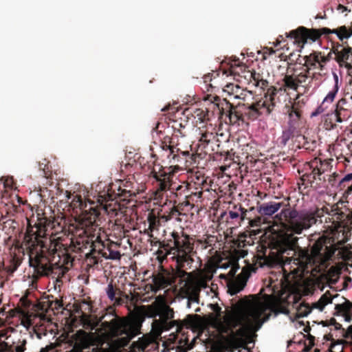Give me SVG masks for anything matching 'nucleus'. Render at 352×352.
<instances>
[{"mask_svg": "<svg viewBox=\"0 0 352 352\" xmlns=\"http://www.w3.org/2000/svg\"><path fill=\"white\" fill-rule=\"evenodd\" d=\"M327 208H317L315 210L298 212L289 208H284L276 214L274 221L291 233L284 232L272 235L267 245L258 247L256 254V265L259 267L265 265L272 267L280 264L283 261V254L287 250H293L298 245V239L294 234H300L303 230L309 229L318 221L322 223V218L326 212L332 216L336 221L352 224V211L345 213L338 206H333L331 213Z\"/></svg>", "mask_w": 352, "mask_h": 352, "instance_id": "obj_1", "label": "nucleus"}, {"mask_svg": "<svg viewBox=\"0 0 352 352\" xmlns=\"http://www.w3.org/2000/svg\"><path fill=\"white\" fill-rule=\"evenodd\" d=\"M47 219L38 218L34 226L28 223V226L24 236V243L28 250L29 262L30 267L40 276H52L56 281L65 276L73 265V258L67 253L63 254L60 261L55 264H51L48 257L50 248L46 237Z\"/></svg>", "mask_w": 352, "mask_h": 352, "instance_id": "obj_2", "label": "nucleus"}, {"mask_svg": "<svg viewBox=\"0 0 352 352\" xmlns=\"http://www.w3.org/2000/svg\"><path fill=\"white\" fill-rule=\"evenodd\" d=\"M267 307L263 302L250 305L243 312H229L219 319L217 329L220 333L229 334L226 339V349L233 352L235 349L243 347L246 344L245 338L254 326V322L261 325V318Z\"/></svg>", "mask_w": 352, "mask_h": 352, "instance_id": "obj_3", "label": "nucleus"}, {"mask_svg": "<svg viewBox=\"0 0 352 352\" xmlns=\"http://www.w3.org/2000/svg\"><path fill=\"white\" fill-rule=\"evenodd\" d=\"M107 311L108 313L100 319L96 316L82 314L81 321L83 327L93 331L100 323V331L104 338L113 339L122 336L118 340V343L122 347L127 346L131 339L138 334L139 325L126 318L118 316L111 307Z\"/></svg>", "mask_w": 352, "mask_h": 352, "instance_id": "obj_4", "label": "nucleus"}, {"mask_svg": "<svg viewBox=\"0 0 352 352\" xmlns=\"http://www.w3.org/2000/svg\"><path fill=\"white\" fill-rule=\"evenodd\" d=\"M304 60V66L306 68L302 72L297 73L294 69L293 72L289 74L287 70L282 79L280 91L287 92L290 90L298 91V88H302L303 93H308L313 81V77L309 76V71L318 69L322 72L329 58L322 55L321 52L314 51L309 55L305 56Z\"/></svg>", "mask_w": 352, "mask_h": 352, "instance_id": "obj_5", "label": "nucleus"}, {"mask_svg": "<svg viewBox=\"0 0 352 352\" xmlns=\"http://www.w3.org/2000/svg\"><path fill=\"white\" fill-rule=\"evenodd\" d=\"M85 214L81 221L76 223L75 227V235L78 236L76 239L72 240L74 248L80 251L90 248L94 252L104 248V241H102L100 233L102 228L98 224L99 219H97V214Z\"/></svg>", "mask_w": 352, "mask_h": 352, "instance_id": "obj_6", "label": "nucleus"}, {"mask_svg": "<svg viewBox=\"0 0 352 352\" xmlns=\"http://www.w3.org/2000/svg\"><path fill=\"white\" fill-rule=\"evenodd\" d=\"M171 236L173 239V247H171L169 243H160V248H164L166 252L164 254L163 250H158L157 258L161 263H163L167 255L175 251L173 254H175L173 258L175 259L177 264L182 267H186V266L190 267L194 262L192 255L195 253L192 239L184 234L180 236L176 232H173Z\"/></svg>", "mask_w": 352, "mask_h": 352, "instance_id": "obj_7", "label": "nucleus"}, {"mask_svg": "<svg viewBox=\"0 0 352 352\" xmlns=\"http://www.w3.org/2000/svg\"><path fill=\"white\" fill-rule=\"evenodd\" d=\"M335 34L340 41H343L352 36V23L351 25H342L335 29L322 28L320 29L307 28L299 26L285 33V37L294 40V43L302 48L306 43H312L320 38L322 34Z\"/></svg>", "mask_w": 352, "mask_h": 352, "instance_id": "obj_8", "label": "nucleus"}, {"mask_svg": "<svg viewBox=\"0 0 352 352\" xmlns=\"http://www.w3.org/2000/svg\"><path fill=\"white\" fill-rule=\"evenodd\" d=\"M147 314L153 318L152 329L158 336L164 331L171 329L177 327V331H180L183 328V322L180 320H173L174 311L162 296H158L155 301L148 306Z\"/></svg>", "mask_w": 352, "mask_h": 352, "instance_id": "obj_9", "label": "nucleus"}, {"mask_svg": "<svg viewBox=\"0 0 352 352\" xmlns=\"http://www.w3.org/2000/svg\"><path fill=\"white\" fill-rule=\"evenodd\" d=\"M203 99L213 103L218 107L219 118L226 124L240 125V122H245L243 113L239 109L241 106L240 102L236 105H234L226 98L221 101L219 96L212 94L206 95Z\"/></svg>", "mask_w": 352, "mask_h": 352, "instance_id": "obj_10", "label": "nucleus"}, {"mask_svg": "<svg viewBox=\"0 0 352 352\" xmlns=\"http://www.w3.org/2000/svg\"><path fill=\"white\" fill-rule=\"evenodd\" d=\"M282 91L280 88L277 89L273 86L268 88L263 98L246 108L243 113L244 118L246 117L248 120H254L264 113L267 115L271 113L275 107V96L278 92Z\"/></svg>", "mask_w": 352, "mask_h": 352, "instance_id": "obj_11", "label": "nucleus"}, {"mask_svg": "<svg viewBox=\"0 0 352 352\" xmlns=\"http://www.w3.org/2000/svg\"><path fill=\"white\" fill-rule=\"evenodd\" d=\"M230 72L232 74H238L240 78H243L250 87H259L265 89L268 87V81L263 78L260 73L254 70H247L244 65L241 64L239 58L234 59L230 63Z\"/></svg>", "mask_w": 352, "mask_h": 352, "instance_id": "obj_12", "label": "nucleus"}, {"mask_svg": "<svg viewBox=\"0 0 352 352\" xmlns=\"http://www.w3.org/2000/svg\"><path fill=\"white\" fill-rule=\"evenodd\" d=\"M239 269V264L235 263L232 265L228 272V275L234 278L232 280H230L228 285V292L231 295H235L243 290L246 285V283L250 276L251 271L255 272V267L250 265L248 267H243L241 272L235 277V274Z\"/></svg>", "mask_w": 352, "mask_h": 352, "instance_id": "obj_13", "label": "nucleus"}, {"mask_svg": "<svg viewBox=\"0 0 352 352\" xmlns=\"http://www.w3.org/2000/svg\"><path fill=\"white\" fill-rule=\"evenodd\" d=\"M173 173L166 171L164 168L160 167L158 170L153 168L150 173V177L154 179L156 190L155 192V199H162L164 192L169 190L171 188L172 178Z\"/></svg>", "mask_w": 352, "mask_h": 352, "instance_id": "obj_14", "label": "nucleus"}, {"mask_svg": "<svg viewBox=\"0 0 352 352\" xmlns=\"http://www.w3.org/2000/svg\"><path fill=\"white\" fill-rule=\"evenodd\" d=\"M65 343L67 345L65 349H68L65 352H83L91 346V339L89 333L79 330L72 335H67Z\"/></svg>", "mask_w": 352, "mask_h": 352, "instance_id": "obj_15", "label": "nucleus"}, {"mask_svg": "<svg viewBox=\"0 0 352 352\" xmlns=\"http://www.w3.org/2000/svg\"><path fill=\"white\" fill-rule=\"evenodd\" d=\"M331 52L335 55V60L340 67H344L347 73L352 74V46L347 44L346 42L340 44L339 43H333Z\"/></svg>", "mask_w": 352, "mask_h": 352, "instance_id": "obj_16", "label": "nucleus"}, {"mask_svg": "<svg viewBox=\"0 0 352 352\" xmlns=\"http://www.w3.org/2000/svg\"><path fill=\"white\" fill-rule=\"evenodd\" d=\"M160 265L158 267L157 272L152 275V291L155 292L170 286L175 281V274L168 270L165 269L162 265V263L160 261Z\"/></svg>", "mask_w": 352, "mask_h": 352, "instance_id": "obj_17", "label": "nucleus"}, {"mask_svg": "<svg viewBox=\"0 0 352 352\" xmlns=\"http://www.w3.org/2000/svg\"><path fill=\"white\" fill-rule=\"evenodd\" d=\"M283 202L269 201L260 204L257 207L260 217L250 221L252 227L258 226L268 217H272L278 210L283 206Z\"/></svg>", "mask_w": 352, "mask_h": 352, "instance_id": "obj_18", "label": "nucleus"}, {"mask_svg": "<svg viewBox=\"0 0 352 352\" xmlns=\"http://www.w3.org/2000/svg\"><path fill=\"white\" fill-rule=\"evenodd\" d=\"M351 115V104L345 98L340 99L337 102L334 111L329 115L331 124L330 129H333L336 126V124L333 123L332 121L342 122L350 118Z\"/></svg>", "mask_w": 352, "mask_h": 352, "instance_id": "obj_19", "label": "nucleus"}, {"mask_svg": "<svg viewBox=\"0 0 352 352\" xmlns=\"http://www.w3.org/2000/svg\"><path fill=\"white\" fill-rule=\"evenodd\" d=\"M71 204L74 208L80 210V214L76 219V223L81 221L85 214H87V216H90L89 214H93L94 212L97 214V219H99L102 208L98 205H95L94 202L87 204L82 200L80 195H76Z\"/></svg>", "mask_w": 352, "mask_h": 352, "instance_id": "obj_20", "label": "nucleus"}, {"mask_svg": "<svg viewBox=\"0 0 352 352\" xmlns=\"http://www.w3.org/2000/svg\"><path fill=\"white\" fill-rule=\"evenodd\" d=\"M310 173H307L302 176L301 180L305 182H307L312 185L315 180L318 179L321 180L320 176L324 173L329 166L328 162L318 158H315L308 164Z\"/></svg>", "mask_w": 352, "mask_h": 352, "instance_id": "obj_21", "label": "nucleus"}, {"mask_svg": "<svg viewBox=\"0 0 352 352\" xmlns=\"http://www.w3.org/2000/svg\"><path fill=\"white\" fill-rule=\"evenodd\" d=\"M193 186L191 183L183 182L181 184L173 182L169 190L179 199L184 198L185 201H189L190 198L197 197V199L202 197V189L199 192H192Z\"/></svg>", "mask_w": 352, "mask_h": 352, "instance_id": "obj_22", "label": "nucleus"}, {"mask_svg": "<svg viewBox=\"0 0 352 352\" xmlns=\"http://www.w3.org/2000/svg\"><path fill=\"white\" fill-rule=\"evenodd\" d=\"M161 148L162 149V157H166L170 163H179L184 159L181 157H186L190 155V152L188 151H182L181 148L173 150L170 148L168 143L164 142V138L162 141Z\"/></svg>", "mask_w": 352, "mask_h": 352, "instance_id": "obj_23", "label": "nucleus"}, {"mask_svg": "<svg viewBox=\"0 0 352 352\" xmlns=\"http://www.w3.org/2000/svg\"><path fill=\"white\" fill-rule=\"evenodd\" d=\"M106 294L109 299L113 302L114 306L122 305L129 300V295L114 286L112 283L107 285Z\"/></svg>", "mask_w": 352, "mask_h": 352, "instance_id": "obj_24", "label": "nucleus"}, {"mask_svg": "<svg viewBox=\"0 0 352 352\" xmlns=\"http://www.w3.org/2000/svg\"><path fill=\"white\" fill-rule=\"evenodd\" d=\"M162 111H168V113L170 114L169 120L173 123L172 128L174 129L175 133H178L182 136H185L186 134L184 132L182 131V129H184L186 124L183 123L182 118H180V121L178 120H175L174 118L177 117V114L180 116L183 113V112H180L177 109V107H175L170 104H168L164 108H162Z\"/></svg>", "mask_w": 352, "mask_h": 352, "instance_id": "obj_25", "label": "nucleus"}, {"mask_svg": "<svg viewBox=\"0 0 352 352\" xmlns=\"http://www.w3.org/2000/svg\"><path fill=\"white\" fill-rule=\"evenodd\" d=\"M294 263L297 265L296 268L292 270L294 274H298V272L305 273L309 272V265L313 261V258L307 251L302 250L299 252L298 257L293 258Z\"/></svg>", "mask_w": 352, "mask_h": 352, "instance_id": "obj_26", "label": "nucleus"}, {"mask_svg": "<svg viewBox=\"0 0 352 352\" xmlns=\"http://www.w3.org/2000/svg\"><path fill=\"white\" fill-rule=\"evenodd\" d=\"M118 243L113 241L109 242L107 243V248L105 244L104 243V248L100 247V249H98V254H101L102 257H104L107 259H120L121 257V254L120 251L116 250L118 248Z\"/></svg>", "mask_w": 352, "mask_h": 352, "instance_id": "obj_27", "label": "nucleus"}, {"mask_svg": "<svg viewBox=\"0 0 352 352\" xmlns=\"http://www.w3.org/2000/svg\"><path fill=\"white\" fill-rule=\"evenodd\" d=\"M188 205H190L189 201H184L182 203H179L177 206L174 205L169 210L163 212L160 214V219L164 222H167L172 219L178 220L179 217L182 214L181 210L183 209V206Z\"/></svg>", "mask_w": 352, "mask_h": 352, "instance_id": "obj_28", "label": "nucleus"}, {"mask_svg": "<svg viewBox=\"0 0 352 352\" xmlns=\"http://www.w3.org/2000/svg\"><path fill=\"white\" fill-rule=\"evenodd\" d=\"M330 240L325 236H320L313 244L311 252L313 256L322 257V251L324 250L327 244L329 243Z\"/></svg>", "mask_w": 352, "mask_h": 352, "instance_id": "obj_29", "label": "nucleus"}, {"mask_svg": "<svg viewBox=\"0 0 352 352\" xmlns=\"http://www.w3.org/2000/svg\"><path fill=\"white\" fill-rule=\"evenodd\" d=\"M217 135L216 129L212 125L209 127L206 126L205 131H201L199 142L203 144H208L215 140Z\"/></svg>", "mask_w": 352, "mask_h": 352, "instance_id": "obj_30", "label": "nucleus"}, {"mask_svg": "<svg viewBox=\"0 0 352 352\" xmlns=\"http://www.w3.org/2000/svg\"><path fill=\"white\" fill-rule=\"evenodd\" d=\"M333 297L329 291L326 292L324 294L321 296L320 299L316 302L312 303L311 307V309H317L320 311H322L324 307L332 302Z\"/></svg>", "mask_w": 352, "mask_h": 352, "instance_id": "obj_31", "label": "nucleus"}, {"mask_svg": "<svg viewBox=\"0 0 352 352\" xmlns=\"http://www.w3.org/2000/svg\"><path fill=\"white\" fill-rule=\"evenodd\" d=\"M241 87L233 83L227 84L223 89V91L230 96V98L238 99L240 98Z\"/></svg>", "mask_w": 352, "mask_h": 352, "instance_id": "obj_32", "label": "nucleus"}, {"mask_svg": "<svg viewBox=\"0 0 352 352\" xmlns=\"http://www.w3.org/2000/svg\"><path fill=\"white\" fill-rule=\"evenodd\" d=\"M344 241H340L336 244L331 245L329 246L327 244L323 250L324 252H322V257H324L327 260L330 259L333 256L336 252L340 248V247L344 245Z\"/></svg>", "mask_w": 352, "mask_h": 352, "instance_id": "obj_33", "label": "nucleus"}, {"mask_svg": "<svg viewBox=\"0 0 352 352\" xmlns=\"http://www.w3.org/2000/svg\"><path fill=\"white\" fill-rule=\"evenodd\" d=\"M297 133L298 131H296L289 127H287V129L283 131L282 135L278 138V144L282 146H285L288 141L292 138Z\"/></svg>", "mask_w": 352, "mask_h": 352, "instance_id": "obj_34", "label": "nucleus"}, {"mask_svg": "<svg viewBox=\"0 0 352 352\" xmlns=\"http://www.w3.org/2000/svg\"><path fill=\"white\" fill-rule=\"evenodd\" d=\"M288 114L289 121L287 123V127L298 131L300 124V119L301 118V114L298 113L297 111H292L290 110H288Z\"/></svg>", "mask_w": 352, "mask_h": 352, "instance_id": "obj_35", "label": "nucleus"}, {"mask_svg": "<svg viewBox=\"0 0 352 352\" xmlns=\"http://www.w3.org/2000/svg\"><path fill=\"white\" fill-rule=\"evenodd\" d=\"M338 187L340 190L346 188L345 194H352V173L346 175L339 182Z\"/></svg>", "mask_w": 352, "mask_h": 352, "instance_id": "obj_36", "label": "nucleus"}, {"mask_svg": "<svg viewBox=\"0 0 352 352\" xmlns=\"http://www.w3.org/2000/svg\"><path fill=\"white\" fill-rule=\"evenodd\" d=\"M132 195H135V192L131 189L124 188V187L119 186L118 192H116L113 190V195H109L111 199H116L117 197L123 198L124 199L126 197H129Z\"/></svg>", "mask_w": 352, "mask_h": 352, "instance_id": "obj_37", "label": "nucleus"}, {"mask_svg": "<svg viewBox=\"0 0 352 352\" xmlns=\"http://www.w3.org/2000/svg\"><path fill=\"white\" fill-rule=\"evenodd\" d=\"M296 91L298 92V94L294 100V102L289 108V110L292 111H297L298 113L301 114V108L305 104V102L303 101V100H300V98L302 95L305 94V93H303V89L302 88H298V91Z\"/></svg>", "mask_w": 352, "mask_h": 352, "instance_id": "obj_38", "label": "nucleus"}, {"mask_svg": "<svg viewBox=\"0 0 352 352\" xmlns=\"http://www.w3.org/2000/svg\"><path fill=\"white\" fill-rule=\"evenodd\" d=\"M219 75V72L212 71V73H208L207 74L204 76V83L206 85V89H207V91H213V89H215L217 88V87L213 85V84L211 83V82L212 81V80H214L217 77H218Z\"/></svg>", "mask_w": 352, "mask_h": 352, "instance_id": "obj_39", "label": "nucleus"}, {"mask_svg": "<svg viewBox=\"0 0 352 352\" xmlns=\"http://www.w3.org/2000/svg\"><path fill=\"white\" fill-rule=\"evenodd\" d=\"M160 220H162L160 217H156V215L153 212H149L147 217V221L148 223V230L152 232L155 230H157L158 227L160 226Z\"/></svg>", "mask_w": 352, "mask_h": 352, "instance_id": "obj_40", "label": "nucleus"}, {"mask_svg": "<svg viewBox=\"0 0 352 352\" xmlns=\"http://www.w3.org/2000/svg\"><path fill=\"white\" fill-rule=\"evenodd\" d=\"M192 182H193V184H192L193 188L197 189V186H198L199 187H203L204 188H205L206 190H209V188L207 186H208L207 179L205 178L204 176H203V175H198L197 173H196L195 175L194 176V177H192Z\"/></svg>", "mask_w": 352, "mask_h": 352, "instance_id": "obj_41", "label": "nucleus"}, {"mask_svg": "<svg viewBox=\"0 0 352 352\" xmlns=\"http://www.w3.org/2000/svg\"><path fill=\"white\" fill-rule=\"evenodd\" d=\"M335 309L338 314L344 315L352 311V302L345 299L344 302L336 305Z\"/></svg>", "mask_w": 352, "mask_h": 352, "instance_id": "obj_42", "label": "nucleus"}, {"mask_svg": "<svg viewBox=\"0 0 352 352\" xmlns=\"http://www.w3.org/2000/svg\"><path fill=\"white\" fill-rule=\"evenodd\" d=\"M336 93H337V90H333L328 93L327 96L323 100L320 106L318 107V108L317 109L318 113H322L324 111V109L327 108V106H325V107H324V106L327 104H331L333 101L335 96L336 95Z\"/></svg>", "mask_w": 352, "mask_h": 352, "instance_id": "obj_43", "label": "nucleus"}, {"mask_svg": "<svg viewBox=\"0 0 352 352\" xmlns=\"http://www.w3.org/2000/svg\"><path fill=\"white\" fill-rule=\"evenodd\" d=\"M240 211H241V205H234L232 209L228 211V219L240 221Z\"/></svg>", "mask_w": 352, "mask_h": 352, "instance_id": "obj_44", "label": "nucleus"}, {"mask_svg": "<svg viewBox=\"0 0 352 352\" xmlns=\"http://www.w3.org/2000/svg\"><path fill=\"white\" fill-rule=\"evenodd\" d=\"M311 307L308 303H301L297 309V317L302 318L307 316L311 311Z\"/></svg>", "mask_w": 352, "mask_h": 352, "instance_id": "obj_45", "label": "nucleus"}, {"mask_svg": "<svg viewBox=\"0 0 352 352\" xmlns=\"http://www.w3.org/2000/svg\"><path fill=\"white\" fill-rule=\"evenodd\" d=\"M178 135L174 134L173 136L170 137L168 135H166L164 137V142L168 143V145L170 146V148H173V150H176L178 148H180L179 147V142H178Z\"/></svg>", "mask_w": 352, "mask_h": 352, "instance_id": "obj_46", "label": "nucleus"}, {"mask_svg": "<svg viewBox=\"0 0 352 352\" xmlns=\"http://www.w3.org/2000/svg\"><path fill=\"white\" fill-rule=\"evenodd\" d=\"M99 256H101V254H98V248H97L95 252H94V250H90V252L87 254L86 258L90 265H95L99 263Z\"/></svg>", "mask_w": 352, "mask_h": 352, "instance_id": "obj_47", "label": "nucleus"}, {"mask_svg": "<svg viewBox=\"0 0 352 352\" xmlns=\"http://www.w3.org/2000/svg\"><path fill=\"white\" fill-rule=\"evenodd\" d=\"M320 323L322 324L323 327H328L330 325L334 326L336 330H342V331L343 332L344 328H342V324L338 322L334 318H331L329 320L321 321Z\"/></svg>", "mask_w": 352, "mask_h": 352, "instance_id": "obj_48", "label": "nucleus"}, {"mask_svg": "<svg viewBox=\"0 0 352 352\" xmlns=\"http://www.w3.org/2000/svg\"><path fill=\"white\" fill-rule=\"evenodd\" d=\"M239 95L240 98H239L238 100L245 102L248 98H252L253 92L252 91H248L247 89L241 88Z\"/></svg>", "mask_w": 352, "mask_h": 352, "instance_id": "obj_49", "label": "nucleus"}, {"mask_svg": "<svg viewBox=\"0 0 352 352\" xmlns=\"http://www.w3.org/2000/svg\"><path fill=\"white\" fill-rule=\"evenodd\" d=\"M39 169L43 171V176L48 179L50 177L51 172L48 168V165L47 164L38 163Z\"/></svg>", "mask_w": 352, "mask_h": 352, "instance_id": "obj_50", "label": "nucleus"}, {"mask_svg": "<svg viewBox=\"0 0 352 352\" xmlns=\"http://www.w3.org/2000/svg\"><path fill=\"white\" fill-rule=\"evenodd\" d=\"M177 270L176 271L175 276L179 277L181 278H184L186 277H189L190 274L183 270L184 267H180L177 264Z\"/></svg>", "mask_w": 352, "mask_h": 352, "instance_id": "obj_51", "label": "nucleus"}, {"mask_svg": "<svg viewBox=\"0 0 352 352\" xmlns=\"http://www.w3.org/2000/svg\"><path fill=\"white\" fill-rule=\"evenodd\" d=\"M63 306L62 300L56 299L50 302L49 307L52 309H59Z\"/></svg>", "mask_w": 352, "mask_h": 352, "instance_id": "obj_52", "label": "nucleus"}, {"mask_svg": "<svg viewBox=\"0 0 352 352\" xmlns=\"http://www.w3.org/2000/svg\"><path fill=\"white\" fill-rule=\"evenodd\" d=\"M342 336L344 338L352 340V324L349 326L346 329H343Z\"/></svg>", "mask_w": 352, "mask_h": 352, "instance_id": "obj_53", "label": "nucleus"}, {"mask_svg": "<svg viewBox=\"0 0 352 352\" xmlns=\"http://www.w3.org/2000/svg\"><path fill=\"white\" fill-rule=\"evenodd\" d=\"M213 307H214L213 310L217 313V319H216V327H217L218 320L221 319V320H223V318L222 319L221 318V309L217 305H213Z\"/></svg>", "mask_w": 352, "mask_h": 352, "instance_id": "obj_54", "label": "nucleus"}, {"mask_svg": "<svg viewBox=\"0 0 352 352\" xmlns=\"http://www.w3.org/2000/svg\"><path fill=\"white\" fill-rule=\"evenodd\" d=\"M248 254L247 250H236L235 255L238 258H244Z\"/></svg>", "mask_w": 352, "mask_h": 352, "instance_id": "obj_55", "label": "nucleus"}, {"mask_svg": "<svg viewBox=\"0 0 352 352\" xmlns=\"http://www.w3.org/2000/svg\"><path fill=\"white\" fill-rule=\"evenodd\" d=\"M248 210L241 206V211H240V221H243L246 218V214Z\"/></svg>", "mask_w": 352, "mask_h": 352, "instance_id": "obj_56", "label": "nucleus"}, {"mask_svg": "<svg viewBox=\"0 0 352 352\" xmlns=\"http://www.w3.org/2000/svg\"><path fill=\"white\" fill-rule=\"evenodd\" d=\"M194 301V302H198L199 300V296L197 294H194L193 296H190L189 298H188V307H190V301Z\"/></svg>", "mask_w": 352, "mask_h": 352, "instance_id": "obj_57", "label": "nucleus"}, {"mask_svg": "<svg viewBox=\"0 0 352 352\" xmlns=\"http://www.w3.org/2000/svg\"><path fill=\"white\" fill-rule=\"evenodd\" d=\"M197 111H199V113H197V116H200L199 120H201V122H204L206 120V116H207V113L203 110H199V109Z\"/></svg>", "mask_w": 352, "mask_h": 352, "instance_id": "obj_58", "label": "nucleus"}, {"mask_svg": "<svg viewBox=\"0 0 352 352\" xmlns=\"http://www.w3.org/2000/svg\"><path fill=\"white\" fill-rule=\"evenodd\" d=\"M132 346L133 347L137 346L138 348L139 351L144 350L146 347V346L142 342H133L132 344Z\"/></svg>", "mask_w": 352, "mask_h": 352, "instance_id": "obj_59", "label": "nucleus"}, {"mask_svg": "<svg viewBox=\"0 0 352 352\" xmlns=\"http://www.w3.org/2000/svg\"><path fill=\"white\" fill-rule=\"evenodd\" d=\"M324 339L327 340V341H332L333 340V336L331 334H327L324 336Z\"/></svg>", "mask_w": 352, "mask_h": 352, "instance_id": "obj_60", "label": "nucleus"}, {"mask_svg": "<svg viewBox=\"0 0 352 352\" xmlns=\"http://www.w3.org/2000/svg\"><path fill=\"white\" fill-rule=\"evenodd\" d=\"M337 10H340V11H342L343 12L344 11L346 10L347 9H346V8L344 6H343L342 4H339L338 6Z\"/></svg>", "mask_w": 352, "mask_h": 352, "instance_id": "obj_61", "label": "nucleus"}, {"mask_svg": "<svg viewBox=\"0 0 352 352\" xmlns=\"http://www.w3.org/2000/svg\"><path fill=\"white\" fill-rule=\"evenodd\" d=\"M199 242L200 243H204V248L206 249L208 248V246L209 245H208V242L207 241V240H204V241H202L201 240H199Z\"/></svg>", "mask_w": 352, "mask_h": 352, "instance_id": "obj_62", "label": "nucleus"}, {"mask_svg": "<svg viewBox=\"0 0 352 352\" xmlns=\"http://www.w3.org/2000/svg\"><path fill=\"white\" fill-rule=\"evenodd\" d=\"M290 274H285L283 275V278L285 280V282H287V283H289V277Z\"/></svg>", "mask_w": 352, "mask_h": 352, "instance_id": "obj_63", "label": "nucleus"}, {"mask_svg": "<svg viewBox=\"0 0 352 352\" xmlns=\"http://www.w3.org/2000/svg\"><path fill=\"white\" fill-rule=\"evenodd\" d=\"M282 40H283V36L280 35V36H278V38L276 40V46L278 45Z\"/></svg>", "mask_w": 352, "mask_h": 352, "instance_id": "obj_64", "label": "nucleus"}]
</instances>
